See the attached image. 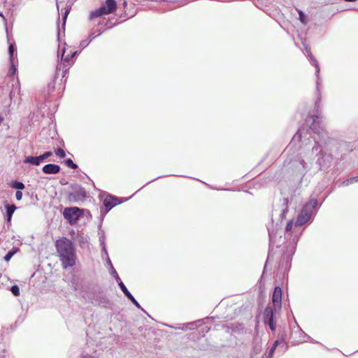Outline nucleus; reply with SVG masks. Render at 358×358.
<instances>
[{
  "mask_svg": "<svg viewBox=\"0 0 358 358\" xmlns=\"http://www.w3.org/2000/svg\"><path fill=\"white\" fill-rule=\"evenodd\" d=\"M90 37L91 38L90 39V41H87V40H85V41H83L80 43V45H81L82 47H83V48L86 47V46L89 44V43L92 41V39L94 38V36H92V35H90Z\"/></svg>",
  "mask_w": 358,
  "mask_h": 358,
  "instance_id": "29",
  "label": "nucleus"
},
{
  "mask_svg": "<svg viewBox=\"0 0 358 358\" xmlns=\"http://www.w3.org/2000/svg\"><path fill=\"white\" fill-rule=\"evenodd\" d=\"M66 165L71 168V169H76L77 168V165L76 164L73 163V162L71 159H68L66 161Z\"/></svg>",
  "mask_w": 358,
  "mask_h": 358,
  "instance_id": "23",
  "label": "nucleus"
},
{
  "mask_svg": "<svg viewBox=\"0 0 358 358\" xmlns=\"http://www.w3.org/2000/svg\"><path fill=\"white\" fill-rule=\"evenodd\" d=\"M321 151L320 147L317 143H315V145L312 148V155H317Z\"/></svg>",
  "mask_w": 358,
  "mask_h": 358,
  "instance_id": "20",
  "label": "nucleus"
},
{
  "mask_svg": "<svg viewBox=\"0 0 358 358\" xmlns=\"http://www.w3.org/2000/svg\"><path fill=\"white\" fill-rule=\"evenodd\" d=\"M1 358H4V357H1Z\"/></svg>",
  "mask_w": 358,
  "mask_h": 358,
  "instance_id": "42",
  "label": "nucleus"
},
{
  "mask_svg": "<svg viewBox=\"0 0 358 358\" xmlns=\"http://www.w3.org/2000/svg\"><path fill=\"white\" fill-rule=\"evenodd\" d=\"M55 246L64 268L71 267L76 264L75 250L70 240L66 238L59 239L57 241Z\"/></svg>",
  "mask_w": 358,
  "mask_h": 358,
  "instance_id": "1",
  "label": "nucleus"
},
{
  "mask_svg": "<svg viewBox=\"0 0 358 358\" xmlns=\"http://www.w3.org/2000/svg\"><path fill=\"white\" fill-rule=\"evenodd\" d=\"M101 246H102V252L106 255V257H108V252H107V250L106 248V245H101Z\"/></svg>",
  "mask_w": 358,
  "mask_h": 358,
  "instance_id": "35",
  "label": "nucleus"
},
{
  "mask_svg": "<svg viewBox=\"0 0 358 358\" xmlns=\"http://www.w3.org/2000/svg\"><path fill=\"white\" fill-rule=\"evenodd\" d=\"M119 286L121 290L123 292V293L127 296V298L129 296L131 297V294L129 292V290L127 289V288L122 282H119Z\"/></svg>",
  "mask_w": 358,
  "mask_h": 358,
  "instance_id": "17",
  "label": "nucleus"
},
{
  "mask_svg": "<svg viewBox=\"0 0 358 358\" xmlns=\"http://www.w3.org/2000/svg\"><path fill=\"white\" fill-rule=\"evenodd\" d=\"M8 52H9V56H10V61H12L13 59H17V55H16V50H15L14 44H13V43L10 44Z\"/></svg>",
  "mask_w": 358,
  "mask_h": 358,
  "instance_id": "14",
  "label": "nucleus"
},
{
  "mask_svg": "<svg viewBox=\"0 0 358 358\" xmlns=\"http://www.w3.org/2000/svg\"><path fill=\"white\" fill-rule=\"evenodd\" d=\"M103 204L107 211H109L112 208L117 204V198L111 196H106L103 200Z\"/></svg>",
  "mask_w": 358,
  "mask_h": 358,
  "instance_id": "9",
  "label": "nucleus"
},
{
  "mask_svg": "<svg viewBox=\"0 0 358 358\" xmlns=\"http://www.w3.org/2000/svg\"><path fill=\"white\" fill-rule=\"evenodd\" d=\"M317 201L316 199H310V201L303 207L301 213H299L294 224L295 227L301 226L306 223L310 219L313 215V210L317 207Z\"/></svg>",
  "mask_w": 358,
  "mask_h": 358,
  "instance_id": "3",
  "label": "nucleus"
},
{
  "mask_svg": "<svg viewBox=\"0 0 358 358\" xmlns=\"http://www.w3.org/2000/svg\"><path fill=\"white\" fill-rule=\"evenodd\" d=\"M310 159L307 156L305 158L299 157L297 161L295 162V167L296 171L301 176H304L310 169Z\"/></svg>",
  "mask_w": 358,
  "mask_h": 358,
  "instance_id": "5",
  "label": "nucleus"
},
{
  "mask_svg": "<svg viewBox=\"0 0 358 358\" xmlns=\"http://www.w3.org/2000/svg\"><path fill=\"white\" fill-rule=\"evenodd\" d=\"M5 208L6 209V214L8 217V221L10 222L12 217V215L15 210H16V206L14 204L9 205L6 202H5Z\"/></svg>",
  "mask_w": 358,
  "mask_h": 358,
  "instance_id": "12",
  "label": "nucleus"
},
{
  "mask_svg": "<svg viewBox=\"0 0 358 358\" xmlns=\"http://www.w3.org/2000/svg\"><path fill=\"white\" fill-rule=\"evenodd\" d=\"M306 50H307V52L308 53V55L310 57V61L311 64L313 66H315V67L316 76H317V85L318 86V85H319V80H320V77H319V73H320L319 64H318L317 60L314 58V57L312 55V53L310 52V50L307 49Z\"/></svg>",
  "mask_w": 358,
  "mask_h": 358,
  "instance_id": "10",
  "label": "nucleus"
},
{
  "mask_svg": "<svg viewBox=\"0 0 358 358\" xmlns=\"http://www.w3.org/2000/svg\"><path fill=\"white\" fill-rule=\"evenodd\" d=\"M105 239H106V238H105L104 234H101V235L100 236V237H99V241H100V244H101V245H106V244H105Z\"/></svg>",
  "mask_w": 358,
  "mask_h": 358,
  "instance_id": "33",
  "label": "nucleus"
},
{
  "mask_svg": "<svg viewBox=\"0 0 358 358\" xmlns=\"http://www.w3.org/2000/svg\"><path fill=\"white\" fill-rule=\"evenodd\" d=\"M293 226H294L293 220H290V221L287 224V226H286V228H285L286 231H287V232L290 231L292 229Z\"/></svg>",
  "mask_w": 358,
  "mask_h": 358,
  "instance_id": "25",
  "label": "nucleus"
},
{
  "mask_svg": "<svg viewBox=\"0 0 358 358\" xmlns=\"http://www.w3.org/2000/svg\"><path fill=\"white\" fill-rule=\"evenodd\" d=\"M10 69L8 71L9 76H14L17 72V59H13L10 61Z\"/></svg>",
  "mask_w": 358,
  "mask_h": 358,
  "instance_id": "13",
  "label": "nucleus"
},
{
  "mask_svg": "<svg viewBox=\"0 0 358 358\" xmlns=\"http://www.w3.org/2000/svg\"><path fill=\"white\" fill-rule=\"evenodd\" d=\"M60 171V167L58 165L49 164L43 167V171L46 174H56Z\"/></svg>",
  "mask_w": 358,
  "mask_h": 358,
  "instance_id": "8",
  "label": "nucleus"
},
{
  "mask_svg": "<svg viewBox=\"0 0 358 358\" xmlns=\"http://www.w3.org/2000/svg\"><path fill=\"white\" fill-rule=\"evenodd\" d=\"M128 299H129L131 302L138 308H141L139 303H138V301L134 299V297L131 295V296H129Z\"/></svg>",
  "mask_w": 358,
  "mask_h": 358,
  "instance_id": "30",
  "label": "nucleus"
},
{
  "mask_svg": "<svg viewBox=\"0 0 358 358\" xmlns=\"http://www.w3.org/2000/svg\"><path fill=\"white\" fill-rule=\"evenodd\" d=\"M65 54V50H63V52H62V59L64 61V62H69V59H70V56L68 55H64Z\"/></svg>",
  "mask_w": 358,
  "mask_h": 358,
  "instance_id": "31",
  "label": "nucleus"
},
{
  "mask_svg": "<svg viewBox=\"0 0 358 358\" xmlns=\"http://www.w3.org/2000/svg\"><path fill=\"white\" fill-rule=\"evenodd\" d=\"M264 320L266 321L271 328V330H274V324H273V309L271 307H267L265 309L264 314Z\"/></svg>",
  "mask_w": 358,
  "mask_h": 358,
  "instance_id": "7",
  "label": "nucleus"
},
{
  "mask_svg": "<svg viewBox=\"0 0 358 358\" xmlns=\"http://www.w3.org/2000/svg\"><path fill=\"white\" fill-rule=\"evenodd\" d=\"M117 7L115 0H106L99 8L90 12L89 18L93 20L103 15H110L116 10Z\"/></svg>",
  "mask_w": 358,
  "mask_h": 358,
  "instance_id": "2",
  "label": "nucleus"
},
{
  "mask_svg": "<svg viewBox=\"0 0 358 358\" xmlns=\"http://www.w3.org/2000/svg\"><path fill=\"white\" fill-rule=\"evenodd\" d=\"M299 20L304 24H306L307 23L306 20V16L301 11L299 12Z\"/></svg>",
  "mask_w": 358,
  "mask_h": 358,
  "instance_id": "28",
  "label": "nucleus"
},
{
  "mask_svg": "<svg viewBox=\"0 0 358 358\" xmlns=\"http://www.w3.org/2000/svg\"><path fill=\"white\" fill-rule=\"evenodd\" d=\"M311 119H313V123L310 125V128L315 132H317V124H319V117L317 116H313Z\"/></svg>",
  "mask_w": 358,
  "mask_h": 358,
  "instance_id": "16",
  "label": "nucleus"
},
{
  "mask_svg": "<svg viewBox=\"0 0 358 358\" xmlns=\"http://www.w3.org/2000/svg\"><path fill=\"white\" fill-rule=\"evenodd\" d=\"M355 182H358V176L352 177L343 182V185L348 186Z\"/></svg>",
  "mask_w": 358,
  "mask_h": 358,
  "instance_id": "18",
  "label": "nucleus"
},
{
  "mask_svg": "<svg viewBox=\"0 0 358 358\" xmlns=\"http://www.w3.org/2000/svg\"><path fill=\"white\" fill-rule=\"evenodd\" d=\"M117 282L119 284V282H122L121 279L120 278V280H116Z\"/></svg>",
  "mask_w": 358,
  "mask_h": 358,
  "instance_id": "39",
  "label": "nucleus"
},
{
  "mask_svg": "<svg viewBox=\"0 0 358 358\" xmlns=\"http://www.w3.org/2000/svg\"><path fill=\"white\" fill-rule=\"evenodd\" d=\"M18 251V248H13L11 250H10L4 257V260L6 262L10 261V259L13 257V256L16 254Z\"/></svg>",
  "mask_w": 358,
  "mask_h": 358,
  "instance_id": "15",
  "label": "nucleus"
},
{
  "mask_svg": "<svg viewBox=\"0 0 358 358\" xmlns=\"http://www.w3.org/2000/svg\"><path fill=\"white\" fill-rule=\"evenodd\" d=\"M110 273L111 275L115 278V280H120V277L118 276L117 273L116 272L113 266H111Z\"/></svg>",
  "mask_w": 358,
  "mask_h": 358,
  "instance_id": "26",
  "label": "nucleus"
},
{
  "mask_svg": "<svg viewBox=\"0 0 358 358\" xmlns=\"http://www.w3.org/2000/svg\"><path fill=\"white\" fill-rule=\"evenodd\" d=\"M24 162L26 164H30L32 165L38 166L42 162V161H41L40 156H38V157L28 156V157H25Z\"/></svg>",
  "mask_w": 358,
  "mask_h": 358,
  "instance_id": "11",
  "label": "nucleus"
},
{
  "mask_svg": "<svg viewBox=\"0 0 358 358\" xmlns=\"http://www.w3.org/2000/svg\"><path fill=\"white\" fill-rule=\"evenodd\" d=\"M56 155L59 157L60 158H64L66 156L65 152L62 148H59L55 151Z\"/></svg>",
  "mask_w": 358,
  "mask_h": 358,
  "instance_id": "22",
  "label": "nucleus"
},
{
  "mask_svg": "<svg viewBox=\"0 0 358 358\" xmlns=\"http://www.w3.org/2000/svg\"><path fill=\"white\" fill-rule=\"evenodd\" d=\"M2 120H3V118H2V117L0 115V124L1 123Z\"/></svg>",
  "mask_w": 358,
  "mask_h": 358,
  "instance_id": "40",
  "label": "nucleus"
},
{
  "mask_svg": "<svg viewBox=\"0 0 358 358\" xmlns=\"http://www.w3.org/2000/svg\"><path fill=\"white\" fill-rule=\"evenodd\" d=\"M63 215L70 224H74L82 215V210L78 207L66 208L64 210Z\"/></svg>",
  "mask_w": 358,
  "mask_h": 358,
  "instance_id": "4",
  "label": "nucleus"
},
{
  "mask_svg": "<svg viewBox=\"0 0 358 358\" xmlns=\"http://www.w3.org/2000/svg\"><path fill=\"white\" fill-rule=\"evenodd\" d=\"M0 16H1L5 20V18H4V17H3L2 13H0Z\"/></svg>",
  "mask_w": 358,
  "mask_h": 358,
  "instance_id": "41",
  "label": "nucleus"
},
{
  "mask_svg": "<svg viewBox=\"0 0 358 358\" xmlns=\"http://www.w3.org/2000/svg\"><path fill=\"white\" fill-rule=\"evenodd\" d=\"M282 290L280 287H275L273 291L272 301L275 309H279L281 307Z\"/></svg>",
  "mask_w": 358,
  "mask_h": 358,
  "instance_id": "6",
  "label": "nucleus"
},
{
  "mask_svg": "<svg viewBox=\"0 0 358 358\" xmlns=\"http://www.w3.org/2000/svg\"><path fill=\"white\" fill-rule=\"evenodd\" d=\"M294 139H297L299 141H301V133L299 131L295 134V136H294Z\"/></svg>",
  "mask_w": 358,
  "mask_h": 358,
  "instance_id": "34",
  "label": "nucleus"
},
{
  "mask_svg": "<svg viewBox=\"0 0 358 358\" xmlns=\"http://www.w3.org/2000/svg\"><path fill=\"white\" fill-rule=\"evenodd\" d=\"M107 261H108V265L110 266V267L111 268V266H113V265H112V263H111V262H110V259H109V257H107Z\"/></svg>",
  "mask_w": 358,
  "mask_h": 358,
  "instance_id": "37",
  "label": "nucleus"
},
{
  "mask_svg": "<svg viewBox=\"0 0 358 358\" xmlns=\"http://www.w3.org/2000/svg\"><path fill=\"white\" fill-rule=\"evenodd\" d=\"M52 155V152H46L44 154H43L42 155H40V157L41 159V161L43 162L44 159H47L48 157H49Z\"/></svg>",
  "mask_w": 358,
  "mask_h": 358,
  "instance_id": "24",
  "label": "nucleus"
},
{
  "mask_svg": "<svg viewBox=\"0 0 358 358\" xmlns=\"http://www.w3.org/2000/svg\"><path fill=\"white\" fill-rule=\"evenodd\" d=\"M77 54H78V52H77V51H75V52H72V53L71 54V57H74V56H75V55H76Z\"/></svg>",
  "mask_w": 358,
  "mask_h": 358,
  "instance_id": "38",
  "label": "nucleus"
},
{
  "mask_svg": "<svg viewBox=\"0 0 358 358\" xmlns=\"http://www.w3.org/2000/svg\"><path fill=\"white\" fill-rule=\"evenodd\" d=\"M15 197H16V199L20 201L22 199V192L20 191H17L16 193H15Z\"/></svg>",
  "mask_w": 358,
  "mask_h": 358,
  "instance_id": "32",
  "label": "nucleus"
},
{
  "mask_svg": "<svg viewBox=\"0 0 358 358\" xmlns=\"http://www.w3.org/2000/svg\"><path fill=\"white\" fill-rule=\"evenodd\" d=\"M278 343H279L278 341H275L273 346L271 348V350L269 351V354H268L269 357H271L273 356V352H274Z\"/></svg>",
  "mask_w": 358,
  "mask_h": 358,
  "instance_id": "27",
  "label": "nucleus"
},
{
  "mask_svg": "<svg viewBox=\"0 0 358 358\" xmlns=\"http://www.w3.org/2000/svg\"><path fill=\"white\" fill-rule=\"evenodd\" d=\"M10 291L14 296H17L20 295V289L17 285L12 286L10 288Z\"/></svg>",
  "mask_w": 358,
  "mask_h": 358,
  "instance_id": "21",
  "label": "nucleus"
},
{
  "mask_svg": "<svg viewBox=\"0 0 358 358\" xmlns=\"http://www.w3.org/2000/svg\"><path fill=\"white\" fill-rule=\"evenodd\" d=\"M69 10L68 9H67V10H66V11H65L64 16V22H65V21H66V17H67V15H68V14H69Z\"/></svg>",
  "mask_w": 358,
  "mask_h": 358,
  "instance_id": "36",
  "label": "nucleus"
},
{
  "mask_svg": "<svg viewBox=\"0 0 358 358\" xmlns=\"http://www.w3.org/2000/svg\"><path fill=\"white\" fill-rule=\"evenodd\" d=\"M12 187L17 189H23L24 188V185L22 182L15 181L13 183Z\"/></svg>",
  "mask_w": 358,
  "mask_h": 358,
  "instance_id": "19",
  "label": "nucleus"
}]
</instances>
